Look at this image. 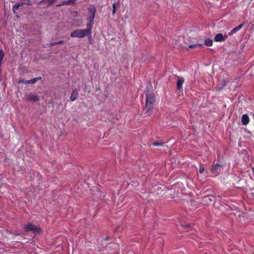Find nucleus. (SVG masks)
Masks as SVG:
<instances>
[{"mask_svg":"<svg viewBox=\"0 0 254 254\" xmlns=\"http://www.w3.org/2000/svg\"><path fill=\"white\" fill-rule=\"evenodd\" d=\"M92 28L90 24H87L86 29H77L71 32L70 34V37L72 38H82L88 35L91 36Z\"/></svg>","mask_w":254,"mask_h":254,"instance_id":"obj_1","label":"nucleus"},{"mask_svg":"<svg viewBox=\"0 0 254 254\" xmlns=\"http://www.w3.org/2000/svg\"><path fill=\"white\" fill-rule=\"evenodd\" d=\"M155 102V98L153 94L149 93L147 92L146 94V104H145V110L146 113L149 114L150 112L152 110L153 108L154 103Z\"/></svg>","mask_w":254,"mask_h":254,"instance_id":"obj_2","label":"nucleus"},{"mask_svg":"<svg viewBox=\"0 0 254 254\" xmlns=\"http://www.w3.org/2000/svg\"><path fill=\"white\" fill-rule=\"evenodd\" d=\"M87 11L89 16L87 18V20L88 21L87 24H90L91 26L93 27L94 25V19L96 11V7L94 5L91 4L88 7Z\"/></svg>","mask_w":254,"mask_h":254,"instance_id":"obj_3","label":"nucleus"},{"mask_svg":"<svg viewBox=\"0 0 254 254\" xmlns=\"http://www.w3.org/2000/svg\"><path fill=\"white\" fill-rule=\"evenodd\" d=\"M23 227L26 232H32L34 233H39L41 231V229L39 227L34 225L32 223L25 225Z\"/></svg>","mask_w":254,"mask_h":254,"instance_id":"obj_4","label":"nucleus"},{"mask_svg":"<svg viewBox=\"0 0 254 254\" xmlns=\"http://www.w3.org/2000/svg\"><path fill=\"white\" fill-rule=\"evenodd\" d=\"M222 168L221 165L216 164L211 166L210 171L214 175L217 176L220 173Z\"/></svg>","mask_w":254,"mask_h":254,"instance_id":"obj_5","label":"nucleus"},{"mask_svg":"<svg viewBox=\"0 0 254 254\" xmlns=\"http://www.w3.org/2000/svg\"><path fill=\"white\" fill-rule=\"evenodd\" d=\"M26 99L28 101L37 102L39 100V97L32 92H30L26 97Z\"/></svg>","mask_w":254,"mask_h":254,"instance_id":"obj_6","label":"nucleus"},{"mask_svg":"<svg viewBox=\"0 0 254 254\" xmlns=\"http://www.w3.org/2000/svg\"><path fill=\"white\" fill-rule=\"evenodd\" d=\"M176 78L177 79V88L179 91H181L183 90L182 85L185 82V79L183 77L178 76H176Z\"/></svg>","mask_w":254,"mask_h":254,"instance_id":"obj_7","label":"nucleus"},{"mask_svg":"<svg viewBox=\"0 0 254 254\" xmlns=\"http://www.w3.org/2000/svg\"><path fill=\"white\" fill-rule=\"evenodd\" d=\"M228 38V35H223L221 33L217 34L214 37V41L216 42H223L225 41Z\"/></svg>","mask_w":254,"mask_h":254,"instance_id":"obj_8","label":"nucleus"},{"mask_svg":"<svg viewBox=\"0 0 254 254\" xmlns=\"http://www.w3.org/2000/svg\"><path fill=\"white\" fill-rule=\"evenodd\" d=\"M245 23H243L239 25H238V26L235 27L234 28H233L228 34V35L229 36H232L233 34H234L235 33H236L237 31H238L239 30H240V29H241L245 25Z\"/></svg>","mask_w":254,"mask_h":254,"instance_id":"obj_9","label":"nucleus"},{"mask_svg":"<svg viewBox=\"0 0 254 254\" xmlns=\"http://www.w3.org/2000/svg\"><path fill=\"white\" fill-rule=\"evenodd\" d=\"M78 93L77 89H74L72 91L70 97V100L72 101H75L78 98Z\"/></svg>","mask_w":254,"mask_h":254,"instance_id":"obj_10","label":"nucleus"},{"mask_svg":"<svg viewBox=\"0 0 254 254\" xmlns=\"http://www.w3.org/2000/svg\"><path fill=\"white\" fill-rule=\"evenodd\" d=\"M249 123V118L247 114H244L242 117V123L243 125H247Z\"/></svg>","mask_w":254,"mask_h":254,"instance_id":"obj_11","label":"nucleus"},{"mask_svg":"<svg viewBox=\"0 0 254 254\" xmlns=\"http://www.w3.org/2000/svg\"><path fill=\"white\" fill-rule=\"evenodd\" d=\"M94 195L96 196L93 198L94 201H98V199L102 196V193L101 191L97 190L94 193Z\"/></svg>","mask_w":254,"mask_h":254,"instance_id":"obj_12","label":"nucleus"},{"mask_svg":"<svg viewBox=\"0 0 254 254\" xmlns=\"http://www.w3.org/2000/svg\"><path fill=\"white\" fill-rule=\"evenodd\" d=\"M76 0H68L63 1V4L65 5H71L75 3Z\"/></svg>","mask_w":254,"mask_h":254,"instance_id":"obj_13","label":"nucleus"},{"mask_svg":"<svg viewBox=\"0 0 254 254\" xmlns=\"http://www.w3.org/2000/svg\"><path fill=\"white\" fill-rule=\"evenodd\" d=\"M56 0H42L40 1H39L38 3V5H40L45 2L47 1L48 5H51L54 3L56 1Z\"/></svg>","mask_w":254,"mask_h":254,"instance_id":"obj_14","label":"nucleus"},{"mask_svg":"<svg viewBox=\"0 0 254 254\" xmlns=\"http://www.w3.org/2000/svg\"><path fill=\"white\" fill-rule=\"evenodd\" d=\"M204 44L207 46H211L213 44V41L211 39L207 38L205 40Z\"/></svg>","mask_w":254,"mask_h":254,"instance_id":"obj_15","label":"nucleus"},{"mask_svg":"<svg viewBox=\"0 0 254 254\" xmlns=\"http://www.w3.org/2000/svg\"><path fill=\"white\" fill-rule=\"evenodd\" d=\"M42 79L41 77H37L36 78H33L32 79L29 80V84H34L36 83L37 81H39Z\"/></svg>","mask_w":254,"mask_h":254,"instance_id":"obj_16","label":"nucleus"},{"mask_svg":"<svg viewBox=\"0 0 254 254\" xmlns=\"http://www.w3.org/2000/svg\"><path fill=\"white\" fill-rule=\"evenodd\" d=\"M4 57V53L2 49L0 50V66H1L2 64V60Z\"/></svg>","mask_w":254,"mask_h":254,"instance_id":"obj_17","label":"nucleus"},{"mask_svg":"<svg viewBox=\"0 0 254 254\" xmlns=\"http://www.w3.org/2000/svg\"><path fill=\"white\" fill-rule=\"evenodd\" d=\"M226 82H227L225 81V79H223L221 83V85H220V87L219 88V90L222 89L225 86H226Z\"/></svg>","mask_w":254,"mask_h":254,"instance_id":"obj_18","label":"nucleus"},{"mask_svg":"<svg viewBox=\"0 0 254 254\" xmlns=\"http://www.w3.org/2000/svg\"><path fill=\"white\" fill-rule=\"evenodd\" d=\"M201 44H192V45H189V47L190 48H195V47H201Z\"/></svg>","mask_w":254,"mask_h":254,"instance_id":"obj_19","label":"nucleus"},{"mask_svg":"<svg viewBox=\"0 0 254 254\" xmlns=\"http://www.w3.org/2000/svg\"><path fill=\"white\" fill-rule=\"evenodd\" d=\"M152 144L154 146H162L163 145V143L156 141V142H153Z\"/></svg>","mask_w":254,"mask_h":254,"instance_id":"obj_20","label":"nucleus"},{"mask_svg":"<svg viewBox=\"0 0 254 254\" xmlns=\"http://www.w3.org/2000/svg\"><path fill=\"white\" fill-rule=\"evenodd\" d=\"M204 171V167L203 165H200L199 170V173L202 174L203 173Z\"/></svg>","mask_w":254,"mask_h":254,"instance_id":"obj_21","label":"nucleus"},{"mask_svg":"<svg viewBox=\"0 0 254 254\" xmlns=\"http://www.w3.org/2000/svg\"><path fill=\"white\" fill-rule=\"evenodd\" d=\"M19 83H22L25 84H29V80H20L19 81Z\"/></svg>","mask_w":254,"mask_h":254,"instance_id":"obj_22","label":"nucleus"},{"mask_svg":"<svg viewBox=\"0 0 254 254\" xmlns=\"http://www.w3.org/2000/svg\"><path fill=\"white\" fill-rule=\"evenodd\" d=\"M113 9L112 14H114L116 13V4L115 3L113 4Z\"/></svg>","mask_w":254,"mask_h":254,"instance_id":"obj_23","label":"nucleus"},{"mask_svg":"<svg viewBox=\"0 0 254 254\" xmlns=\"http://www.w3.org/2000/svg\"><path fill=\"white\" fill-rule=\"evenodd\" d=\"M84 91L85 92H87V93H89L90 92V89L87 88V87L86 85L85 86Z\"/></svg>","mask_w":254,"mask_h":254,"instance_id":"obj_24","label":"nucleus"},{"mask_svg":"<svg viewBox=\"0 0 254 254\" xmlns=\"http://www.w3.org/2000/svg\"><path fill=\"white\" fill-rule=\"evenodd\" d=\"M58 45V43H57V42H52V43H51L50 44V47H52V46H55V45Z\"/></svg>","mask_w":254,"mask_h":254,"instance_id":"obj_25","label":"nucleus"},{"mask_svg":"<svg viewBox=\"0 0 254 254\" xmlns=\"http://www.w3.org/2000/svg\"><path fill=\"white\" fill-rule=\"evenodd\" d=\"M57 43H58V44H63L64 43V41H63V40L59 41L57 42Z\"/></svg>","mask_w":254,"mask_h":254,"instance_id":"obj_26","label":"nucleus"},{"mask_svg":"<svg viewBox=\"0 0 254 254\" xmlns=\"http://www.w3.org/2000/svg\"><path fill=\"white\" fill-rule=\"evenodd\" d=\"M63 5H64V4H63V2H62L61 3L58 4L57 5V6L60 7V6H62Z\"/></svg>","mask_w":254,"mask_h":254,"instance_id":"obj_27","label":"nucleus"},{"mask_svg":"<svg viewBox=\"0 0 254 254\" xmlns=\"http://www.w3.org/2000/svg\"><path fill=\"white\" fill-rule=\"evenodd\" d=\"M108 239H109V237H106V238L104 239L105 241H107Z\"/></svg>","mask_w":254,"mask_h":254,"instance_id":"obj_28","label":"nucleus"}]
</instances>
